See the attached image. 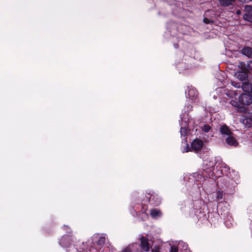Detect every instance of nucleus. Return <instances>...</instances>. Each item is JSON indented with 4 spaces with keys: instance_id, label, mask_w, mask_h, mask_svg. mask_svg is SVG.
Wrapping results in <instances>:
<instances>
[{
    "instance_id": "obj_14",
    "label": "nucleus",
    "mask_w": 252,
    "mask_h": 252,
    "mask_svg": "<svg viewBox=\"0 0 252 252\" xmlns=\"http://www.w3.org/2000/svg\"><path fill=\"white\" fill-rule=\"evenodd\" d=\"M234 76L239 80L243 81L247 77V74L243 71H237L235 73Z\"/></svg>"
},
{
    "instance_id": "obj_5",
    "label": "nucleus",
    "mask_w": 252,
    "mask_h": 252,
    "mask_svg": "<svg viewBox=\"0 0 252 252\" xmlns=\"http://www.w3.org/2000/svg\"><path fill=\"white\" fill-rule=\"evenodd\" d=\"M93 241L97 243L98 245L101 246L104 243L105 241V237L99 235V234H94L93 237Z\"/></svg>"
},
{
    "instance_id": "obj_7",
    "label": "nucleus",
    "mask_w": 252,
    "mask_h": 252,
    "mask_svg": "<svg viewBox=\"0 0 252 252\" xmlns=\"http://www.w3.org/2000/svg\"><path fill=\"white\" fill-rule=\"evenodd\" d=\"M220 91H222L223 92H224V93L226 94V95H227L229 98H233V97L235 98L236 96L237 95V94L234 91L227 90L223 88H219L217 90L218 92Z\"/></svg>"
},
{
    "instance_id": "obj_23",
    "label": "nucleus",
    "mask_w": 252,
    "mask_h": 252,
    "mask_svg": "<svg viewBox=\"0 0 252 252\" xmlns=\"http://www.w3.org/2000/svg\"><path fill=\"white\" fill-rule=\"evenodd\" d=\"M245 11L247 12L246 13H252V6H245Z\"/></svg>"
},
{
    "instance_id": "obj_6",
    "label": "nucleus",
    "mask_w": 252,
    "mask_h": 252,
    "mask_svg": "<svg viewBox=\"0 0 252 252\" xmlns=\"http://www.w3.org/2000/svg\"><path fill=\"white\" fill-rule=\"evenodd\" d=\"M140 248L143 252H148L149 250V245L148 241L144 237L141 238Z\"/></svg>"
},
{
    "instance_id": "obj_20",
    "label": "nucleus",
    "mask_w": 252,
    "mask_h": 252,
    "mask_svg": "<svg viewBox=\"0 0 252 252\" xmlns=\"http://www.w3.org/2000/svg\"><path fill=\"white\" fill-rule=\"evenodd\" d=\"M243 18L247 21L252 22V13H245L243 15Z\"/></svg>"
},
{
    "instance_id": "obj_29",
    "label": "nucleus",
    "mask_w": 252,
    "mask_h": 252,
    "mask_svg": "<svg viewBox=\"0 0 252 252\" xmlns=\"http://www.w3.org/2000/svg\"><path fill=\"white\" fill-rule=\"evenodd\" d=\"M203 21L206 24H209L210 23V22H212V21H211L210 20H209L208 18H204V19H203Z\"/></svg>"
},
{
    "instance_id": "obj_13",
    "label": "nucleus",
    "mask_w": 252,
    "mask_h": 252,
    "mask_svg": "<svg viewBox=\"0 0 252 252\" xmlns=\"http://www.w3.org/2000/svg\"><path fill=\"white\" fill-rule=\"evenodd\" d=\"M241 52L243 55L252 58V48L249 47H245L242 49Z\"/></svg>"
},
{
    "instance_id": "obj_26",
    "label": "nucleus",
    "mask_w": 252,
    "mask_h": 252,
    "mask_svg": "<svg viewBox=\"0 0 252 252\" xmlns=\"http://www.w3.org/2000/svg\"><path fill=\"white\" fill-rule=\"evenodd\" d=\"M247 67L248 69L252 70V61L248 62Z\"/></svg>"
},
{
    "instance_id": "obj_16",
    "label": "nucleus",
    "mask_w": 252,
    "mask_h": 252,
    "mask_svg": "<svg viewBox=\"0 0 252 252\" xmlns=\"http://www.w3.org/2000/svg\"><path fill=\"white\" fill-rule=\"evenodd\" d=\"M220 5L226 7L232 5L234 2V0H219Z\"/></svg>"
},
{
    "instance_id": "obj_36",
    "label": "nucleus",
    "mask_w": 252,
    "mask_h": 252,
    "mask_svg": "<svg viewBox=\"0 0 252 252\" xmlns=\"http://www.w3.org/2000/svg\"><path fill=\"white\" fill-rule=\"evenodd\" d=\"M64 228H66L67 230L68 229H69V228H68V227L67 226H64Z\"/></svg>"
},
{
    "instance_id": "obj_37",
    "label": "nucleus",
    "mask_w": 252,
    "mask_h": 252,
    "mask_svg": "<svg viewBox=\"0 0 252 252\" xmlns=\"http://www.w3.org/2000/svg\"><path fill=\"white\" fill-rule=\"evenodd\" d=\"M213 173H212V175H209V177H211V176H213Z\"/></svg>"
},
{
    "instance_id": "obj_10",
    "label": "nucleus",
    "mask_w": 252,
    "mask_h": 252,
    "mask_svg": "<svg viewBox=\"0 0 252 252\" xmlns=\"http://www.w3.org/2000/svg\"><path fill=\"white\" fill-rule=\"evenodd\" d=\"M148 199L149 202L155 206L158 205L161 202L160 198L157 195H151L150 198Z\"/></svg>"
},
{
    "instance_id": "obj_25",
    "label": "nucleus",
    "mask_w": 252,
    "mask_h": 252,
    "mask_svg": "<svg viewBox=\"0 0 252 252\" xmlns=\"http://www.w3.org/2000/svg\"><path fill=\"white\" fill-rule=\"evenodd\" d=\"M231 85L236 88H239L241 87V85L240 83H236L234 81H231Z\"/></svg>"
},
{
    "instance_id": "obj_17",
    "label": "nucleus",
    "mask_w": 252,
    "mask_h": 252,
    "mask_svg": "<svg viewBox=\"0 0 252 252\" xmlns=\"http://www.w3.org/2000/svg\"><path fill=\"white\" fill-rule=\"evenodd\" d=\"M230 103L232 104V105L234 107H237L239 108H242V103H241V101H240V100L239 98L238 101H237V100H234V99L231 100Z\"/></svg>"
},
{
    "instance_id": "obj_9",
    "label": "nucleus",
    "mask_w": 252,
    "mask_h": 252,
    "mask_svg": "<svg viewBox=\"0 0 252 252\" xmlns=\"http://www.w3.org/2000/svg\"><path fill=\"white\" fill-rule=\"evenodd\" d=\"M225 141L226 143L230 146H237L238 145V142L232 135L227 136Z\"/></svg>"
},
{
    "instance_id": "obj_34",
    "label": "nucleus",
    "mask_w": 252,
    "mask_h": 252,
    "mask_svg": "<svg viewBox=\"0 0 252 252\" xmlns=\"http://www.w3.org/2000/svg\"><path fill=\"white\" fill-rule=\"evenodd\" d=\"M174 46L175 48H178L179 47V45L177 43H175L174 44Z\"/></svg>"
},
{
    "instance_id": "obj_27",
    "label": "nucleus",
    "mask_w": 252,
    "mask_h": 252,
    "mask_svg": "<svg viewBox=\"0 0 252 252\" xmlns=\"http://www.w3.org/2000/svg\"><path fill=\"white\" fill-rule=\"evenodd\" d=\"M178 249L175 247H171L170 252H178Z\"/></svg>"
},
{
    "instance_id": "obj_32",
    "label": "nucleus",
    "mask_w": 252,
    "mask_h": 252,
    "mask_svg": "<svg viewBox=\"0 0 252 252\" xmlns=\"http://www.w3.org/2000/svg\"><path fill=\"white\" fill-rule=\"evenodd\" d=\"M142 216H143L144 218H145V219H146V218H148V215H147V213H145V212H142Z\"/></svg>"
},
{
    "instance_id": "obj_4",
    "label": "nucleus",
    "mask_w": 252,
    "mask_h": 252,
    "mask_svg": "<svg viewBox=\"0 0 252 252\" xmlns=\"http://www.w3.org/2000/svg\"><path fill=\"white\" fill-rule=\"evenodd\" d=\"M60 244L63 247H68L71 244V237L69 236H63L60 241Z\"/></svg>"
},
{
    "instance_id": "obj_8",
    "label": "nucleus",
    "mask_w": 252,
    "mask_h": 252,
    "mask_svg": "<svg viewBox=\"0 0 252 252\" xmlns=\"http://www.w3.org/2000/svg\"><path fill=\"white\" fill-rule=\"evenodd\" d=\"M220 131L223 135H226L227 136L230 135H232V132L226 125H222L220 126Z\"/></svg>"
},
{
    "instance_id": "obj_3",
    "label": "nucleus",
    "mask_w": 252,
    "mask_h": 252,
    "mask_svg": "<svg viewBox=\"0 0 252 252\" xmlns=\"http://www.w3.org/2000/svg\"><path fill=\"white\" fill-rule=\"evenodd\" d=\"M187 96L191 102L195 101L198 97V92L194 88L188 87Z\"/></svg>"
},
{
    "instance_id": "obj_15",
    "label": "nucleus",
    "mask_w": 252,
    "mask_h": 252,
    "mask_svg": "<svg viewBox=\"0 0 252 252\" xmlns=\"http://www.w3.org/2000/svg\"><path fill=\"white\" fill-rule=\"evenodd\" d=\"M241 121L246 127H249L252 126V120L251 118L243 117Z\"/></svg>"
},
{
    "instance_id": "obj_31",
    "label": "nucleus",
    "mask_w": 252,
    "mask_h": 252,
    "mask_svg": "<svg viewBox=\"0 0 252 252\" xmlns=\"http://www.w3.org/2000/svg\"><path fill=\"white\" fill-rule=\"evenodd\" d=\"M179 244H180V245H183V247H185V248H187V246H188V245H187V244H186V243H184V242H180Z\"/></svg>"
},
{
    "instance_id": "obj_22",
    "label": "nucleus",
    "mask_w": 252,
    "mask_h": 252,
    "mask_svg": "<svg viewBox=\"0 0 252 252\" xmlns=\"http://www.w3.org/2000/svg\"><path fill=\"white\" fill-rule=\"evenodd\" d=\"M201 129L203 131L208 132L211 129V126L208 125H204L201 126Z\"/></svg>"
},
{
    "instance_id": "obj_12",
    "label": "nucleus",
    "mask_w": 252,
    "mask_h": 252,
    "mask_svg": "<svg viewBox=\"0 0 252 252\" xmlns=\"http://www.w3.org/2000/svg\"><path fill=\"white\" fill-rule=\"evenodd\" d=\"M181 128H180V133L181 136L185 137L189 133V130L186 127L187 124L186 123L181 122L180 123Z\"/></svg>"
},
{
    "instance_id": "obj_2",
    "label": "nucleus",
    "mask_w": 252,
    "mask_h": 252,
    "mask_svg": "<svg viewBox=\"0 0 252 252\" xmlns=\"http://www.w3.org/2000/svg\"><path fill=\"white\" fill-rule=\"evenodd\" d=\"M241 103L242 105V108L245 105H248L252 103V96L250 94H243L239 97Z\"/></svg>"
},
{
    "instance_id": "obj_30",
    "label": "nucleus",
    "mask_w": 252,
    "mask_h": 252,
    "mask_svg": "<svg viewBox=\"0 0 252 252\" xmlns=\"http://www.w3.org/2000/svg\"><path fill=\"white\" fill-rule=\"evenodd\" d=\"M240 2L242 3H249L252 0H238Z\"/></svg>"
},
{
    "instance_id": "obj_19",
    "label": "nucleus",
    "mask_w": 252,
    "mask_h": 252,
    "mask_svg": "<svg viewBox=\"0 0 252 252\" xmlns=\"http://www.w3.org/2000/svg\"><path fill=\"white\" fill-rule=\"evenodd\" d=\"M150 215L155 218L161 215L160 211L158 209H152L150 211Z\"/></svg>"
},
{
    "instance_id": "obj_18",
    "label": "nucleus",
    "mask_w": 252,
    "mask_h": 252,
    "mask_svg": "<svg viewBox=\"0 0 252 252\" xmlns=\"http://www.w3.org/2000/svg\"><path fill=\"white\" fill-rule=\"evenodd\" d=\"M137 244L136 243L132 244L131 245H129L127 248L123 250L121 252H132L133 249L134 248H137Z\"/></svg>"
},
{
    "instance_id": "obj_33",
    "label": "nucleus",
    "mask_w": 252,
    "mask_h": 252,
    "mask_svg": "<svg viewBox=\"0 0 252 252\" xmlns=\"http://www.w3.org/2000/svg\"><path fill=\"white\" fill-rule=\"evenodd\" d=\"M241 14V11L240 10H237L236 11V14L238 16H239Z\"/></svg>"
},
{
    "instance_id": "obj_1",
    "label": "nucleus",
    "mask_w": 252,
    "mask_h": 252,
    "mask_svg": "<svg viewBox=\"0 0 252 252\" xmlns=\"http://www.w3.org/2000/svg\"><path fill=\"white\" fill-rule=\"evenodd\" d=\"M203 145V141L200 139L196 138L191 143V151L197 152L202 149Z\"/></svg>"
},
{
    "instance_id": "obj_24",
    "label": "nucleus",
    "mask_w": 252,
    "mask_h": 252,
    "mask_svg": "<svg viewBox=\"0 0 252 252\" xmlns=\"http://www.w3.org/2000/svg\"><path fill=\"white\" fill-rule=\"evenodd\" d=\"M223 196V192L222 191H218L217 193L216 197L218 200L221 199Z\"/></svg>"
},
{
    "instance_id": "obj_11",
    "label": "nucleus",
    "mask_w": 252,
    "mask_h": 252,
    "mask_svg": "<svg viewBox=\"0 0 252 252\" xmlns=\"http://www.w3.org/2000/svg\"><path fill=\"white\" fill-rule=\"evenodd\" d=\"M242 90L246 92L250 93L252 92V84L249 82H244L241 85Z\"/></svg>"
},
{
    "instance_id": "obj_28",
    "label": "nucleus",
    "mask_w": 252,
    "mask_h": 252,
    "mask_svg": "<svg viewBox=\"0 0 252 252\" xmlns=\"http://www.w3.org/2000/svg\"><path fill=\"white\" fill-rule=\"evenodd\" d=\"M152 252H159V248L158 247H155L152 250Z\"/></svg>"
},
{
    "instance_id": "obj_35",
    "label": "nucleus",
    "mask_w": 252,
    "mask_h": 252,
    "mask_svg": "<svg viewBox=\"0 0 252 252\" xmlns=\"http://www.w3.org/2000/svg\"><path fill=\"white\" fill-rule=\"evenodd\" d=\"M192 106H190V107H189V106H188V111H190L191 109Z\"/></svg>"
},
{
    "instance_id": "obj_21",
    "label": "nucleus",
    "mask_w": 252,
    "mask_h": 252,
    "mask_svg": "<svg viewBox=\"0 0 252 252\" xmlns=\"http://www.w3.org/2000/svg\"><path fill=\"white\" fill-rule=\"evenodd\" d=\"M184 142L186 143V145L183 148L182 152L183 153H185V152H188L189 151H191V147H189V145L187 144V140L186 138H185Z\"/></svg>"
}]
</instances>
